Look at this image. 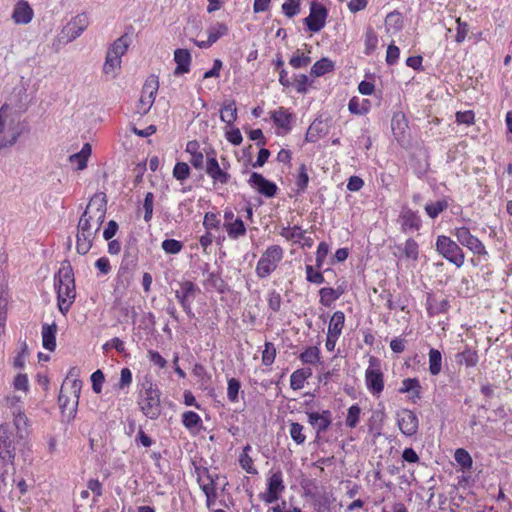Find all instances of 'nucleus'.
Listing matches in <instances>:
<instances>
[{
  "label": "nucleus",
  "instance_id": "bb28decb",
  "mask_svg": "<svg viewBox=\"0 0 512 512\" xmlns=\"http://www.w3.org/2000/svg\"><path fill=\"white\" fill-rule=\"evenodd\" d=\"M334 67V62L329 58L324 57L313 64L310 73L314 77H321L329 72H332Z\"/></svg>",
  "mask_w": 512,
  "mask_h": 512
},
{
  "label": "nucleus",
  "instance_id": "a878e982",
  "mask_svg": "<svg viewBox=\"0 0 512 512\" xmlns=\"http://www.w3.org/2000/svg\"><path fill=\"white\" fill-rule=\"evenodd\" d=\"M401 226L404 231L418 230L420 226V219L415 212L410 209L404 210L401 215Z\"/></svg>",
  "mask_w": 512,
  "mask_h": 512
},
{
  "label": "nucleus",
  "instance_id": "412c9836",
  "mask_svg": "<svg viewBox=\"0 0 512 512\" xmlns=\"http://www.w3.org/2000/svg\"><path fill=\"white\" fill-rule=\"evenodd\" d=\"M56 323L44 324L42 326V345L49 351H54L56 348Z\"/></svg>",
  "mask_w": 512,
  "mask_h": 512
},
{
  "label": "nucleus",
  "instance_id": "37998d69",
  "mask_svg": "<svg viewBox=\"0 0 512 512\" xmlns=\"http://www.w3.org/2000/svg\"><path fill=\"white\" fill-rule=\"evenodd\" d=\"M299 359L305 364H315L320 359V350L316 346L308 347L300 354Z\"/></svg>",
  "mask_w": 512,
  "mask_h": 512
},
{
  "label": "nucleus",
  "instance_id": "f257e3e1",
  "mask_svg": "<svg viewBox=\"0 0 512 512\" xmlns=\"http://www.w3.org/2000/svg\"><path fill=\"white\" fill-rule=\"evenodd\" d=\"M106 211L105 196L102 194L94 195L77 225L76 250L80 255L87 254L92 248L95 236L105 220Z\"/></svg>",
  "mask_w": 512,
  "mask_h": 512
},
{
  "label": "nucleus",
  "instance_id": "79ce46f5",
  "mask_svg": "<svg viewBox=\"0 0 512 512\" xmlns=\"http://www.w3.org/2000/svg\"><path fill=\"white\" fill-rule=\"evenodd\" d=\"M250 449H251L250 445H247L243 449V452L241 453V455L239 457V463H240L242 469H244L247 473L255 475L258 472H257L256 468L253 466L252 458L247 453V451H249Z\"/></svg>",
  "mask_w": 512,
  "mask_h": 512
},
{
  "label": "nucleus",
  "instance_id": "f03ea898",
  "mask_svg": "<svg viewBox=\"0 0 512 512\" xmlns=\"http://www.w3.org/2000/svg\"><path fill=\"white\" fill-rule=\"evenodd\" d=\"M57 289L58 308L62 314H66L75 299V282L72 267L69 263H63L55 276Z\"/></svg>",
  "mask_w": 512,
  "mask_h": 512
},
{
  "label": "nucleus",
  "instance_id": "1a4fd4ad",
  "mask_svg": "<svg viewBox=\"0 0 512 512\" xmlns=\"http://www.w3.org/2000/svg\"><path fill=\"white\" fill-rule=\"evenodd\" d=\"M452 233L456 237L458 243L469 249L473 254L478 256L487 254L484 244L476 236L471 234L468 227H456Z\"/></svg>",
  "mask_w": 512,
  "mask_h": 512
},
{
  "label": "nucleus",
  "instance_id": "ea45409f",
  "mask_svg": "<svg viewBox=\"0 0 512 512\" xmlns=\"http://www.w3.org/2000/svg\"><path fill=\"white\" fill-rule=\"evenodd\" d=\"M226 230L229 237L233 239L243 236L246 233L245 225L240 218H237L234 222L227 224Z\"/></svg>",
  "mask_w": 512,
  "mask_h": 512
},
{
  "label": "nucleus",
  "instance_id": "603ef678",
  "mask_svg": "<svg viewBox=\"0 0 512 512\" xmlns=\"http://www.w3.org/2000/svg\"><path fill=\"white\" fill-rule=\"evenodd\" d=\"M420 383L416 378H407L402 381V386L400 388L401 393H408L413 391L416 397H419L420 393Z\"/></svg>",
  "mask_w": 512,
  "mask_h": 512
},
{
  "label": "nucleus",
  "instance_id": "7c9ffc66",
  "mask_svg": "<svg viewBox=\"0 0 512 512\" xmlns=\"http://www.w3.org/2000/svg\"><path fill=\"white\" fill-rule=\"evenodd\" d=\"M343 294V290L323 287L319 291L320 303L325 307H330Z\"/></svg>",
  "mask_w": 512,
  "mask_h": 512
},
{
  "label": "nucleus",
  "instance_id": "c85d7f7f",
  "mask_svg": "<svg viewBox=\"0 0 512 512\" xmlns=\"http://www.w3.org/2000/svg\"><path fill=\"white\" fill-rule=\"evenodd\" d=\"M345 315L342 311H336L331 316L328 325V334L340 336L344 327Z\"/></svg>",
  "mask_w": 512,
  "mask_h": 512
},
{
  "label": "nucleus",
  "instance_id": "3c124183",
  "mask_svg": "<svg viewBox=\"0 0 512 512\" xmlns=\"http://www.w3.org/2000/svg\"><path fill=\"white\" fill-rule=\"evenodd\" d=\"M360 413L361 409L357 404L350 406L346 417V426L355 428L359 423Z\"/></svg>",
  "mask_w": 512,
  "mask_h": 512
},
{
  "label": "nucleus",
  "instance_id": "7ed1b4c3",
  "mask_svg": "<svg viewBox=\"0 0 512 512\" xmlns=\"http://www.w3.org/2000/svg\"><path fill=\"white\" fill-rule=\"evenodd\" d=\"M24 132L20 113L5 103L0 108V139L15 145Z\"/></svg>",
  "mask_w": 512,
  "mask_h": 512
},
{
  "label": "nucleus",
  "instance_id": "f3484780",
  "mask_svg": "<svg viewBox=\"0 0 512 512\" xmlns=\"http://www.w3.org/2000/svg\"><path fill=\"white\" fill-rule=\"evenodd\" d=\"M249 184L255 188L259 193L266 197H273L277 192L275 183L265 179L261 174L253 172L249 179Z\"/></svg>",
  "mask_w": 512,
  "mask_h": 512
},
{
  "label": "nucleus",
  "instance_id": "58836bf2",
  "mask_svg": "<svg viewBox=\"0 0 512 512\" xmlns=\"http://www.w3.org/2000/svg\"><path fill=\"white\" fill-rule=\"evenodd\" d=\"M368 100H360L357 97H352L348 103L350 113L355 115H363L368 112Z\"/></svg>",
  "mask_w": 512,
  "mask_h": 512
},
{
  "label": "nucleus",
  "instance_id": "a18cd8bd",
  "mask_svg": "<svg viewBox=\"0 0 512 512\" xmlns=\"http://www.w3.org/2000/svg\"><path fill=\"white\" fill-rule=\"evenodd\" d=\"M303 430H304L303 425H301L297 422H292L290 424V429H289L290 436L293 439V441L298 445L304 444V442L306 440V436L303 433Z\"/></svg>",
  "mask_w": 512,
  "mask_h": 512
},
{
  "label": "nucleus",
  "instance_id": "e2e57ef3",
  "mask_svg": "<svg viewBox=\"0 0 512 512\" xmlns=\"http://www.w3.org/2000/svg\"><path fill=\"white\" fill-rule=\"evenodd\" d=\"M153 201H154V194L152 192L146 193L145 198H144V203H143L145 222H149L152 219Z\"/></svg>",
  "mask_w": 512,
  "mask_h": 512
},
{
  "label": "nucleus",
  "instance_id": "a211bd4d",
  "mask_svg": "<svg viewBox=\"0 0 512 512\" xmlns=\"http://www.w3.org/2000/svg\"><path fill=\"white\" fill-rule=\"evenodd\" d=\"M307 416L309 424L315 428L317 435L326 432L332 423V414L329 410H323L321 413L308 412Z\"/></svg>",
  "mask_w": 512,
  "mask_h": 512
},
{
  "label": "nucleus",
  "instance_id": "680f3d73",
  "mask_svg": "<svg viewBox=\"0 0 512 512\" xmlns=\"http://www.w3.org/2000/svg\"><path fill=\"white\" fill-rule=\"evenodd\" d=\"M276 357V350L272 343L266 342L265 343V349L262 353V363L265 366H270Z\"/></svg>",
  "mask_w": 512,
  "mask_h": 512
},
{
  "label": "nucleus",
  "instance_id": "09e8293b",
  "mask_svg": "<svg viewBox=\"0 0 512 512\" xmlns=\"http://www.w3.org/2000/svg\"><path fill=\"white\" fill-rule=\"evenodd\" d=\"M228 32V28L223 23H216L214 26L210 27L208 30V38L210 42L213 44L222 36L226 35Z\"/></svg>",
  "mask_w": 512,
  "mask_h": 512
},
{
  "label": "nucleus",
  "instance_id": "338daca9",
  "mask_svg": "<svg viewBox=\"0 0 512 512\" xmlns=\"http://www.w3.org/2000/svg\"><path fill=\"white\" fill-rule=\"evenodd\" d=\"M306 279L314 284H322L325 281L323 274L319 271H314L310 265L306 266Z\"/></svg>",
  "mask_w": 512,
  "mask_h": 512
},
{
  "label": "nucleus",
  "instance_id": "a19ab883",
  "mask_svg": "<svg viewBox=\"0 0 512 512\" xmlns=\"http://www.w3.org/2000/svg\"><path fill=\"white\" fill-rule=\"evenodd\" d=\"M454 458L456 462L462 467L464 470H469L472 468L473 460L471 455L463 448H458L455 451Z\"/></svg>",
  "mask_w": 512,
  "mask_h": 512
},
{
  "label": "nucleus",
  "instance_id": "393cba45",
  "mask_svg": "<svg viewBox=\"0 0 512 512\" xmlns=\"http://www.w3.org/2000/svg\"><path fill=\"white\" fill-rule=\"evenodd\" d=\"M90 155L91 145L89 143H85L78 153H74L69 156V161L72 164H77L78 170H83L87 166V161Z\"/></svg>",
  "mask_w": 512,
  "mask_h": 512
},
{
  "label": "nucleus",
  "instance_id": "6ab92c4d",
  "mask_svg": "<svg viewBox=\"0 0 512 512\" xmlns=\"http://www.w3.org/2000/svg\"><path fill=\"white\" fill-rule=\"evenodd\" d=\"M205 170L214 183L227 184L230 180V174L220 167L216 158L209 157V161H206Z\"/></svg>",
  "mask_w": 512,
  "mask_h": 512
},
{
  "label": "nucleus",
  "instance_id": "b1692460",
  "mask_svg": "<svg viewBox=\"0 0 512 512\" xmlns=\"http://www.w3.org/2000/svg\"><path fill=\"white\" fill-rule=\"evenodd\" d=\"M14 416L13 424L16 430V437L19 440H24L28 435L27 417L21 412V410L12 411Z\"/></svg>",
  "mask_w": 512,
  "mask_h": 512
},
{
  "label": "nucleus",
  "instance_id": "5fc2aeb1",
  "mask_svg": "<svg viewBox=\"0 0 512 512\" xmlns=\"http://www.w3.org/2000/svg\"><path fill=\"white\" fill-rule=\"evenodd\" d=\"M448 207V203L445 200L436 201L425 206V210L427 214L431 218H436L441 212H443Z\"/></svg>",
  "mask_w": 512,
  "mask_h": 512
},
{
  "label": "nucleus",
  "instance_id": "f704fd0d",
  "mask_svg": "<svg viewBox=\"0 0 512 512\" xmlns=\"http://www.w3.org/2000/svg\"><path fill=\"white\" fill-rule=\"evenodd\" d=\"M220 118L227 125H232L237 119V108L234 101L225 103L220 111Z\"/></svg>",
  "mask_w": 512,
  "mask_h": 512
},
{
  "label": "nucleus",
  "instance_id": "2eb2a0df",
  "mask_svg": "<svg viewBox=\"0 0 512 512\" xmlns=\"http://www.w3.org/2000/svg\"><path fill=\"white\" fill-rule=\"evenodd\" d=\"M34 17V11L26 0H18L11 14V19L16 25H27L31 23Z\"/></svg>",
  "mask_w": 512,
  "mask_h": 512
},
{
  "label": "nucleus",
  "instance_id": "39448f33",
  "mask_svg": "<svg viewBox=\"0 0 512 512\" xmlns=\"http://www.w3.org/2000/svg\"><path fill=\"white\" fill-rule=\"evenodd\" d=\"M436 250L447 261L458 268L462 267L465 263V255L462 248L448 236L440 235L437 237Z\"/></svg>",
  "mask_w": 512,
  "mask_h": 512
},
{
  "label": "nucleus",
  "instance_id": "e433bc0d",
  "mask_svg": "<svg viewBox=\"0 0 512 512\" xmlns=\"http://www.w3.org/2000/svg\"><path fill=\"white\" fill-rule=\"evenodd\" d=\"M385 26L388 32L396 33L402 29L403 22L400 13L391 12L386 16Z\"/></svg>",
  "mask_w": 512,
  "mask_h": 512
},
{
  "label": "nucleus",
  "instance_id": "8fccbe9b",
  "mask_svg": "<svg viewBox=\"0 0 512 512\" xmlns=\"http://www.w3.org/2000/svg\"><path fill=\"white\" fill-rule=\"evenodd\" d=\"M310 62H311V58L309 56H306V55L300 53V50H297L289 60V64L294 69L306 67L309 65Z\"/></svg>",
  "mask_w": 512,
  "mask_h": 512
},
{
  "label": "nucleus",
  "instance_id": "9b49d317",
  "mask_svg": "<svg viewBox=\"0 0 512 512\" xmlns=\"http://www.w3.org/2000/svg\"><path fill=\"white\" fill-rule=\"evenodd\" d=\"M365 382L368 390L376 395L380 394L384 389L383 373L379 368L378 360L371 357L369 367L365 372Z\"/></svg>",
  "mask_w": 512,
  "mask_h": 512
},
{
  "label": "nucleus",
  "instance_id": "bf43d9fd",
  "mask_svg": "<svg viewBox=\"0 0 512 512\" xmlns=\"http://www.w3.org/2000/svg\"><path fill=\"white\" fill-rule=\"evenodd\" d=\"M190 175V167L185 162H178L174 166L173 176L180 181L186 180Z\"/></svg>",
  "mask_w": 512,
  "mask_h": 512
},
{
  "label": "nucleus",
  "instance_id": "6e6d98bb",
  "mask_svg": "<svg viewBox=\"0 0 512 512\" xmlns=\"http://www.w3.org/2000/svg\"><path fill=\"white\" fill-rule=\"evenodd\" d=\"M241 388L240 381L236 378L228 380L227 397L230 402H238V395Z\"/></svg>",
  "mask_w": 512,
  "mask_h": 512
},
{
  "label": "nucleus",
  "instance_id": "5701e85b",
  "mask_svg": "<svg viewBox=\"0 0 512 512\" xmlns=\"http://www.w3.org/2000/svg\"><path fill=\"white\" fill-rule=\"evenodd\" d=\"M426 305L430 316L446 313L450 307L448 299L443 298L439 300L436 297H428Z\"/></svg>",
  "mask_w": 512,
  "mask_h": 512
},
{
  "label": "nucleus",
  "instance_id": "c03bdc74",
  "mask_svg": "<svg viewBox=\"0 0 512 512\" xmlns=\"http://www.w3.org/2000/svg\"><path fill=\"white\" fill-rule=\"evenodd\" d=\"M280 235L287 240H293L294 242H300L304 238V232L299 226L292 228L285 227L281 230Z\"/></svg>",
  "mask_w": 512,
  "mask_h": 512
},
{
  "label": "nucleus",
  "instance_id": "69168bd1",
  "mask_svg": "<svg viewBox=\"0 0 512 512\" xmlns=\"http://www.w3.org/2000/svg\"><path fill=\"white\" fill-rule=\"evenodd\" d=\"M82 382L78 379H74L70 386V393L72 396V409L75 410V407L78 405L80 392H81Z\"/></svg>",
  "mask_w": 512,
  "mask_h": 512
},
{
  "label": "nucleus",
  "instance_id": "f8f14e48",
  "mask_svg": "<svg viewBox=\"0 0 512 512\" xmlns=\"http://www.w3.org/2000/svg\"><path fill=\"white\" fill-rule=\"evenodd\" d=\"M285 490L283 482V475L281 471H276L271 474L268 479L267 490L265 493L260 494L261 500L265 503L271 504L276 502L281 493Z\"/></svg>",
  "mask_w": 512,
  "mask_h": 512
},
{
  "label": "nucleus",
  "instance_id": "4468645a",
  "mask_svg": "<svg viewBox=\"0 0 512 512\" xmlns=\"http://www.w3.org/2000/svg\"><path fill=\"white\" fill-rule=\"evenodd\" d=\"M326 18V8L321 4L312 3L309 16L304 21L311 32H318L325 26Z\"/></svg>",
  "mask_w": 512,
  "mask_h": 512
},
{
  "label": "nucleus",
  "instance_id": "423d86ee",
  "mask_svg": "<svg viewBox=\"0 0 512 512\" xmlns=\"http://www.w3.org/2000/svg\"><path fill=\"white\" fill-rule=\"evenodd\" d=\"M89 18L86 13H80L72 18L56 37L59 44H68L77 39L88 27Z\"/></svg>",
  "mask_w": 512,
  "mask_h": 512
},
{
  "label": "nucleus",
  "instance_id": "72a5a7b5",
  "mask_svg": "<svg viewBox=\"0 0 512 512\" xmlns=\"http://www.w3.org/2000/svg\"><path fill=\"white\" fill-rule=\"evenodd\" d=\"M311 369H298L290 376V386L293 390H300L304 386L305 380L311 376Z\"/></svg>",
  "mask_w": 512,
  "mask_h": 512
},
{
  "label": "nucleus",
  "instance_id": "c9c22d12",
  "mask_svg": "<svg viewBox=\"0 0 512 512\" xmlns=\"http://www.w3.org/2000/svg\"><path fill=\"white\" fill-rule=\"evenodd\" d=\"M442 370V355L441 352L435 348L429 351V372L431 375L436 376Z\"/></svg>",
  "mask_w": 512,
  "mask_h": 512
},
{
  "label": "nucleus",
  "instance_id": "cd10ccee",
  "mask_svg": "<svg viewBox=\"0 0 512 512\" xmlns=\"http://www.w3.org/2000/svg\"><path fill=\"white\" fill-rule=\"evenodd\" d=\"M120 68L121 58L107 52L105 62L103 65V73L106 75H110L112 78H116Z\"/></svg>",
  "mask_w": 512,
  "mask_h": 512
},
{
  "label": "nucleus",
  "instance_id": "aec40b11",
  "mask_svg": "<svg viewBox=\"0 0 512 512\" xmlns=\"http://www.w3.org/2000/svg\"><path fill=\"white\" fill-rule=\"evenodd\" d=\"M174 60L177 64L174 75L179 76L189 72L191 55L187 49H176L174 52Z\"/></svg>",
  "mask_w": 512,
  "mask_h": 512
},
{
  "label": "nucleus",
  "instance_id": "ddd939ff",
  "mask_svg": "<svg viewBox=\"0 0 512 512\" xmlns=\"http://www.w3.org/2000/svg\"><path fill=\"white\" fill-rule=\"evenodd\" d=\"M396 419L400 431L405 436L411 437L417 433L419 419L413 411L409 409H402L397 412Z\"/></svg>",
  "mask_w": 512,
  "mask_h": 512
},
{
  "label": "nucleus",
  "instance_id": "13d9d810",
  "mask_svg": "<svg viewBox=\"0 0 512 512\" xmlns=\"http://www.w3.org/2000/svg\"><path fill=\"white\" fill-rule=\"evenodd\" d=\"M301 0H286L282 5L283 13L291 18L300 12Z\"/></svg>",
  "mask_w": 512,
  "mask_h": 512
},
{
  "label": "nucleus",
  "instance_id": "864d4df0",
  "mask_svg": "<svg viewBox=\"0 0 512 512\" xmlns=\"http://www.w3.org/2000/svg\"><path fill=\"white\" fill-rule=\"evenodd\" d=\"M403 253L407 259L416 261L419 255L417 242L411 238L408 239L404 244Z\"/></svg>",
  "mask_w": 512,
  "mask_h": 512
},
{
  "label": "nucleus",
  "instance_id": "20e7f679",
  "mask_svg": "<svg viewBox=\"0 0 512 512\" xmlns=\"http://www.w3.org/2000/svg\"><path fill=\"white\" fill-rule=\"evenodd\" d=\"M139 406L142 413L149 419L155 420L161 414V392L157 384L145 377L141 383Z\"/></svg>",
  "mask_w": 512,
  "mask_h": 512
},
{
  "label": "nucleus",
  "instance_id": "0eeeda50",
  "mask_svg": "<svg viewBox=\"0 0 512 512\" xmlns=\"http://www.w3.org/2000/svg\"><path fill=\"white\" fill-rule=\"evenodd\" d=\"M283 258V249L279 245L269 246L260 257L256 274L260 278L268 277L276 268Z\"/></svg>",
  "mask_w": 512,
  "mask_h": 512
},
{
  "label": "nucleus",
  "instance_id": "9d476101",
  "mask_svg": "<svg viewBox=\"0 0 512 512\" xmlns=\"http://www.w3.org/2000/svg\"><path fill=\"white\" fill-rule=\"evenodd\" d=\"M19 441L8 424L0 426V459L14 461L15 443Z\"/></svg>",
  "mask_w": 512,
  "mask_h": 512
},
{
  "label": "nucleus",
  "instance_id": "052dcab7",
  "mask_svg": "<svg viewBox=\"0 0 512 512\" xmlns=\"http://www.w3.org/2000/svg\"><path fill=\"white\" fill-rule=\"evenodd\" d=\"M183 248L182 242L175 239H166L162 242V249L167 254H177Z\"/></svg>",
  "mask_w": 512,
  "mask_h": 512
},
{
  "label": "nucleus",
  "instance_id": "c756f323",
  "mask_svg": "<svg viewBox=\"0 0 512 512\" xmlns=\"http://www.w3.org/2000/svg\"><path fill=\"white\" fill-rule=\"evenodd\" d=\"M129 45L130 39L127 34H124L113 42L107 52L121 58L127 52Z\"/></svg>",
  "mask_w": 512,
  "mask_h": 512
},
{
  "label": "nucleus",
  "instance_id": "de8ad7c7",
  "mask_svg": "<svg viewBox=\"0 0 512 512\" xmlns=\"http://www.w3.org/2000/svg\"><path fill=\"white\" fill-rule=\"evenodd\" d=\"M201 422L200 416L193 411H186L182 415V423L189 430L199 426Z\"/></svg>",
  "mask_w": 512,
  "mask_h": 512
},
{
  "label": "nucleus",
  "instance_id": "4c0bfd02",
  "mask_svg": "<svg viewBox=\"0 0 512 512\" xmlns=\"http://www.w3.org/2000/svg\"><path fill=\"white\" fill-rule=\"evenodd\" d=\"M322 133H325L323 122L320 120H315L309 126L305 139L308 142H316Z\"/></svg>",
  "mask_w": 512,
  "mask_h": 512
},
{
  "label": "nucleus",
  "instance_id": "49530a36",
  "mask_svg": "<svg viewBox=\"0 0 512 512\" xmlns=\"http://www.w3.org/2000/svg\"><path fill=\"white\" fill-rule=\"evenodd\" d=\"M391 127L396 136L402 135L407 127L405 116L402 113L394 114L391 120Z\"/></svg>",
  "mask_w": 512,
  "mask_h": 512
},
{
  "label": "nucleus",
  "instance_id": "dca6fc26",
  "mask_svg": "<svg viewBox=\"0 0 512 512\" xmlns=\"http://www.w3.org/2000/svg\"><path fill=\"white\" fill-rule=\"evenodd\" d=\"M13 462L0 459V493H6L13 488L15 483Z\"/></svg>",
  "mask_w": 512,
  "mask_h": 512
},
{
  "label": "nucleus",
  "instance_id": "774afa93",
  "mask_svg": "<svg viewBox=\"0 0 512 512\" xmlns=\"http://www.w3.org/2000/svg\"><path fill=\"white\" fill-rule=\"evenodd\" d=\"M104 374L101 370H96L91 375L92 389L95 393H100L104 382Z\"/></svg>",
  "mask_w": 512,
  "mask_h": 512
},
{
  "label": "nucleus",
  "instance_id": "4be33fe9",
  "mask_svg": "<svg viewBox=\"0 0 512 512\" xmlns=\"http://www.w3.org/2000/svg\"><path fill=\"white\" fill-rule=\"evenodd\" d=\"M292 118V114L284 107H279L271 113L274 124L285 130H290Z\"/></svg>",
  "mask_w": 512,
  "mask_h": 512
},
{
  "label": "nucleus",
  "instance_id": "473e14b6",
  "mask_svg": "<svg viewBox=\"0 0 512 512\" xmlns=\"http://www.w3.org/2000/svg\"><path fill=\"white\" fill-rule=\"evenodd\" d=\"M181 290L175 292V297L178 302L188 301L195 296L197 291L196 285L191 281H184L180 284Z\"/></svg>",
  "mask_w": 512,
  "mask_h": 512
},
{
  "label": "nucleus",
  "instance_id": "4d7b16f0",
  "mask_svg": "<svg viewBox=\"0 0 512 512\" xmlns=\"http://www.w3.org/2000/svg\"><path fill=\"white\" fill-rule=\"evenodd\" d=\"M378 37L372 28H369L365 36V51L366 55H370L377 47Z\"/></svg>",
  "mask_w": 512,
  "mask_h": 512
},
{
  "label": "nucleus",
  "instance_id": "2f4dec72",
  "mask_svg": "<svg viewBox=\"0 0 512 512\" xmlns=\"http://www.w3.org/2000/svg\"><path fill=\"white\" fill-rule=\"evenodd\" d=\"M456 360L459 364H465L466 367H475L479 357L477 351L467 347L464 351L456 354Z\"/></svg>",
  "mask_w": 512,
  "mask_h": 512
},
{
  "label": "nucleus",
  "instance_id": "6e6552de",
  "mask_svg": "<svg viewBox=\"0 0 512 512\" xmlns=\"http://www.w3.org/2000/svg\"><path fill=\"white\" fill-rule=\"evenodd\" d=\"M159 88V81L156 76H150L144 83L141 97L138 101L136 112L140 115H146L154 101Z\"/></svg>",
  "mask_w": 512,
  "mask_h": 512
},
{
  "label": "nucleus",
  "instance_id": "0e129e2a",
  "mask_svg": "<svg viewBox=\"0 0 512 512\" xmlns=\"http://www.w3.org/2000/svg\"><path fill=\"white\" fill-rule=\"evenodd\" d=\"M329 253V245L326 242H321L316 251V268L320 269Z\"/></svg>",
  "mask_w": 512,
  "mask_h": 512
}]
</instances>
